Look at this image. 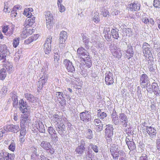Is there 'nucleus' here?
Here are the masks:
<instances>
[{"mask_svg":"<svg viewBox=\"0 0 160 160\" xmlns=\"http://www.w3.org/2000/svg\"><path fill=\"white\" fill-rule=\"evenodd\" d=\"M77 55L78 57L82 59L84 62L86 59L89 60V55L86 50L82 47L79 48L77 51Z\"/></svg>","mask_w":160,"mask_h":160,"instance_id":"obj_1","label":"nucleus"},{"mask_svg":"<svg viewBox=\"0 0 160 160\" xmlns=\"http://www.w3.org/2000/svg\"><path fill=\"white\" fill-rule=\"evenodd\" d=\"M45 18L47 28L50 29L53 24V18L52 13L49 11H46L45 12Z\"/></svg>","mask_w":160,"mask_h":160,"instance_id":"obj_2","label":"nucleus"},{"mask_svg":"<svg viewBox=\"0 0 160 160\" xmlns=\"http://www.w3.org/2000/svg\"><path fill=\"white\" fill-rule=\"evenodd\" d=\"M140 83L142 88H147L150 85L149 78L148 76L145 74L141 76Z\"/></svg>","mask_w":160,"mask_h":160,"instance_id":"obj_3","label":"nucleus"},{"mask_svg":"<svg viewBox=\"0 0 160 160\" xmlns=\"http://www.w3.org/2000/svg\"><path fill=\"white\" fill-rule=\"evenodd\" d=\"M9 53L6 46L5 44H0V60H2V62H4L6 61V58Z\"/></svg>","mask_w":160,"mask_h":160,"instance_id":"obj_4","label":"nucleus"},{"mask_svg":"<svg viewBox=\"0 0 160 160\" xmlns=\"http://www.w3.org/2000/svg\"><path fill=\"white\" fill-rule=\"evenodd\" d=\"M52 37L49 36L48 37L43 45V49L45 54H49L51 50V43Z\"/></svg>","mask_w":160,"mask_h":160,"instance_id":"obj_5","label":"nucleus"},{"mask_svg":"<svg viewBox=\"0 0 160 160\" xmlns=\"http://www.w3.org/2000/svg\"><path fill=\"white\" fill-rule=\"evenodd\" d=\"M105 129L106 138L108 142H110L112 140L111 138L113 135V128L112 125L111 124L106 125Z\"/></svg>","mask_w":160,"mask_h":160,"instance_id":"obj_6","label":"nucleus"},{"mask_svg":"<svg viewBox=\"0 0 160 160\" xmlns=\"http://www.w3.org/2000/svg\"><path fill=\"white\" fill-rule=\"evenodd\" d=\"M14 28L15 26L13 24L8 26L5 25L3 26L2 30L6 35L10 36L13 33Z\"/></svg>","mask_w":160,"mask_h":160,"instance_id":"obj_7","label":"nucleus"},{"mask_svg":"<svg viewBox=\"0 0 160 160\" xmlns=\"http://www.w3.org/2000/svg\"><path fill=\"white\" fill-rule=\"evenodd\" d=\"M19 108L20 110L23 113L29 112L30 107L28 106L26 102L22 100H21L19 102Z\"/></svg>","mask_w":160,"mask_h":160,"instance_id":"obj_8","label":"nucleus"},{"mask_svg":"<svg viewBox=\"0 0 160 160\" xmlns=\"http://www.w3.org/2000/svg\"><path fill=\"white\" fill-rule=\"evenodd\" d=\"M146 130L151 139L152 140L156 138L157 133L156 129L151 126L146 127Z\"/></svg>","mask_w":160,"mask_h":160,"instance_id":"obj_9","label":"nucleus"},{"mask_svg":"<svg viewBox=\"0 0 160 160\" xmlns=\"http://www.w3.org/2000/svg\"><path fill=\"white\" fill-rule=\"evenodd\" d=\"M4 130L6 131H10L13 132H17L19 130L18 125H14L12 124L8 125L3 127Z\"/></svg>","mask_w":160,"mask_h":160,"instance_id":"obj_10","label":"nucleus"},{"mask_svg":"<svg viewBox=\"0 0 160 160\" xmlns=\"http://www.w3.org/2000/svg\"><path fill=\"white\" fill-rule=\"evenodd\" d=\"M119 117L120 124L123 127H126L128 123V119L127 117L124 113H121L119 114Z\"/></svg>","mask_w":160,"mask_h":160,"instance_id":"obj_11","label":"nucleus"},{"mask_svg":"<svg viewBox=\"0 0 160 160\" xmlns=\"http://www.w3.org/2000/svg\"><path fill=\"white\" fill-rule=\"evenodd\" d=\"M105 76L106 84L108 85L112 84L114 82L113 74L110 72H108L105 73Z\"/></svg>","mask_w":160,"mask_h":160,"instance_id":"obj_12","label":"nucleus"},{"mask_svg":"<svg viewBox=\"0 0 160 160\" xmlns=\"http://www.w3.org/2000/svg\"><path fill=\"white\" fill-rule=\"evenodd\" d=\"M56 130L61 136H63L66 131V128L65 125L62 123L58 124L56 126Z\"/></svg>","mask_w":160,"mask_h":160,"instance_id":"obj_13","label":"nucleus"},{"mask_svg":"<svg viewBox=\"0 0 160 160\" xmlns=\"http://www.w3.org/2000/svg\"><path fill=\"white\" fill-rule=\"evenodd\" d=\"M80 119L85 122H88L90 120L91 115L88 112H83L80 114Z\"/></svg>","mask_w":160,"mask_h":160,"instance_id":"obj_14","label":"nucleus"},{"mask_svg":"<svg viewBox=\"0 0 160 160\" xmlns=\"http://www.w3.org/2000/svg\"><path fill=\"white\" fill-rule=\"evenodd\" d=\"M35 18L34 17H28L24 22V28L26 27H30L35 22Z\"/></svg>","mask_w":160,"mask_h":160,"instance_id":"obj_15","label":"nucleus"},{"mask_svg":"<svg viewBox=\"0 0 160 160\" xmlns=\"http://www.w3.org/2000/svg\"><path fill=\"white\" fill-rule=\"evenodd\" d=\"M24 30L22 32L23 37L25 38L30 35L32 34L34 31L32 27H26L24 28Z\"/></svg>","mask_w":160,"mask_h":160,"instance_id":"obj_16","label":"nucleus"},{"mask_svg":"<svg viewBox=\"0 0 160 160\" xmlns=\"http://www.w3.org/2000/svg\"><path fill=\"white\" fill-rule=\"evenodd\" d=\"M119 49L116 47L112 46L111 50L113 56L118 58H120L122 56V53Z\"/></svg>","mask_w":160,"mask_h":160,"instance_id":"obj_17","label":"nucleus"},{"mask_svg":"<svg viewBox=\"0 0 160 160\" xmlns=\"http://www.w3.org/2000/svg\"><path fill=\"white\" fill-rule=\"evenodd\" d=\"M142 52L144 54H148L149 55L151 53L150 50V45L146 42H144L142 47Z\"/></svg>","mask_w":160,"mask_h":160,"instance_id":"obj_18","label":"nucleus"},{"mask_svg":"<svg viewBox=\"0 0 160 160\" xmlns=\"http://www.w3.org/2000/svg\"><path fill=\"white\" fill-rule=\"evenodd\" d=\"M28 112H26L27 113H24L22 115L21 117L20 125L24 126L26 123L28 122Z\"/></svg>","mask_w":160,"mask_h":160,"instance_id":"obj_19","label":"nucleus"},{"mask_svg":"<svg viewBox=\"0 0 160 160\" xmlns=\"http://www.w3.org/2000/svg\"><path fill=\"white\" fill-rule=\"evenodd\" d=\"M67 32L64 31L61 32L60 34V38L59 39V44H63L67 39Z\"/></svg>","mask_w":160,"mask_h":160,"instance_id":"obj_20","label":"nucleus"},{"mask_svg":"<svg viewBox=\"0 0 160 160\" xmlns=\"http://www.w3.org/2000/svg\"><path fill=\"white\" fill-rule=\"evenodd\" d=\"M5 63L3 64L4 67L7 70L9 73H11L14 70V68L13 67L12 63L9 62H4Z\"/></svg>","mask_w":160,"mask_h":160,"instance_id":"obj_21","label":"nucleus"},{"mask_svg":"<svg viewBox=\"0 0 160 160\" xmlns=\"http://www.w3.org/2000/svg\"><path fill=\"white\" fill-rule=\"evenodd\" d=\"M40 146L46 151L49 150L52 148L50 143L46 141H42L40 144Z\"/></svg>","mask_w":160,"mask_h":160,"instance_id":"obj_22","label":"nucleus"},{"mask_svg":"<svg viewBox=\"0 0 160 160\" xmlns=\"http://www.w3.org/2000/svg\"><path fill=\"white\" fill-rule=\"evenodd\" d=\"M36 127L37 129L41 132L45 133V130L44 125L41 122H36Z\"/></svg>","mask_w":160,"mask_h":160,"instance_id":"obj_23","label":"nucleus"},{"mask_svg":"<svg viewBox=\"0 0 160 160\" xmlns=\"http://www.w3.org/2000/svg\"><path fill=\"white\" fill-rule=\"evenodd\" d=\"M140 7L139 3H132L130 5V9L131 11H137L139 9Z\"/></svg>","mask_w":160,"mask_h":160,"instance_id":"obj_24","label":"nucleus"},{"mask_svg":"<svg viewBox=\"0 0 160 160\" xmlns=\"http://www.w3.org/2000/svg\"><path fill=\"white\" fill-rule=\"evenodd\" d=\"M24 95L27 100L29 102H33L36 101V98L33 95L27 93H25Z\"/></svg>","mask_w":160,"mask_h":160,"instance_id":"obj_25","label":"nucleus"},{"mask_svg":"<svg viewBox=\"0 0 160 160\" xmlns=\"http://www.w3.org/2000/svg\"><path fill=\"white\" fill-rule=\"evenodd\" d=\"M33 9L31 8H25L23 14L26 17H33L32 15L31 12H32Z\"/></svg>","mask_w":160,"mask_h":160,"instance_id":"obj_26","label":"nucleus"},{"mask_svg":"<svg viewBox=\"0 0 160 160\" xmlns=\"http://www.w3.org/2000/svg\"><path fill=\"white\" fill-rule=\"evenodd\" d=\"M49 117L51 118L52 121L54 122H58L59 121L60 117L57 114H50Z\"/></svg>","mask_w":160,"mask_h":160,"instance_id":"obj_27","label":"nucleus"},{"mask_svg":"<svg viewBox=\"0 0 160 160\" xmlns=\"http://www.w3.org/2000/svg\"><path fill=\"white\" fill-rule=\"evenodd\" d=\"M12 99L13 101V107L16 108L18 107V100L17 96L16 95L14 94L12 96Z\"/></svg>","mask_w":160,"mask_h":160,"instance_id":"obj_28","label":"nucleus"},{"mask_svg":"<svg viewBox=\"0 0 160 160\" xmlns=\"http://www.w3.org/2000/svg\"><path fill=\"white\" fill-rule=\"evenodd\" d=\"M7 72L5 68L2 69L0 71V79L3 80L6 76Z\"/></svg>","mask_w":160,"mask_h":160,"instance_id":"obj_29","label":"nucleus"},{"mask_svg":"<svg viewBox=\"0 0 160 160\" xmlns=\"http://www.w3.org/2000/svg\"><path fill=\"white\" fill-rule=\"evenodd\" d=\"M111 33L112 37L115 39H117L119 37L118 31L115 29H112Z\"/></svg>","mask_w":160,"mask_h":160,"instance_id":"obj_30","label":"nucleus"},{"mask_svg":"<svg viewBox=\"0 0 160 160\" xmlns=\"http://www.w3.org/2000/svg\"><path fill=\"white\" fill-rule=\"evenodd\" d=\"M85 148L82 145H80L76 149V152L78 154H81L84 150Z\"/></svg>","mask_w":160,"mask_h":160,"instance_id":"obj_31","label":"nucleus"},{"mask_svg":"<svg viewBox=\"0 0 160 160\" xmlns=\"http://www.w3.org/2000/svg\"><path fill=\"white\" fill-rule=\"evenodd\" d=\"M152 88L153 89L154 93H156V95H158L160 92V90L157 84L154 83L152 86Z\"/></svg>","mask_w":160,"mask_h":160,"instance_id":"obj_32","label":"nucleus"},{"mask_svg":"<svg viewBox=\"0 0 160 160\" xmlns=\"http://www.w3.org/2000/svg\"><path fill=\"white\" fill-rule=\"evenodd\" d=\"M59 56L58 54L55 53L54 56V64L55 67H57L59 64Z\"/></svg>","mask_w":160,"mask_h":160,"instance_id":"obj_33","label":"nucleus"},{"mask_svg":"<svg viewBox=\"0 0 160 160\" xmlns=\"http://www.w3.org/2000/svg\"><path fill=\"white\" fill-rule=\"evenodd\" d=\"M127 145L128 146L129 149L130 150L135 149L136 148L135 144L133 142V141H132L129 143H128Z\"/></svg>","mask_w":160,"mask_h":160,"instance_id":"obj_34","label":"nucleus"},{"mask_svg":"<svg viewBox=\"0 0 160 160\" xmlns=\"http://www.w3.org/2000/svg\"><path fill=\"white\" fill-rule=\"evenodd\" d=\"M87 138L91 139L93 137V134L92 131L90 129H88L86 133Z\"/></svg>","mask_w":160,"mask_h":160,"instance_id":"obj_35","label":"nucleus"},{"mask_svg":"<svg viewBox=\"0 0 160 160\" xmlns=\"http://www.w3.org/2000/svg\"><path fill=\"white\" fill-rule=\"evenodd\" d=\"M107 116L106 113L104 112H102V113L99 112L97 114V116L98 118H99L100 119L104 120V119Z\"/></svg>","mask_w":160,"mask_h":160,"instance_id":"obj_36","label":"nucleus"},{"mask_svg":"<svg viewBox=\"0 0 160 160\" xmlns=\"http://www.w3.org/2000/svg\"><path fill=\"white\" fill-rule=\"evenodd\" d=\"M119 148L118 146H112L110 149V152L111 153H113V152H119Z\"/></svg>","mask_w":160,"mask_h":160,"instance_id":"obj_37","label":"nucleus"},{"mask_svg":"<svg viewBox=\"0 0 160 160\" xmlns=\"http://www.w3.org/2000/svg\"><path fill=\"white\" fill-rule=\"evenodd\" d=\"M82 40L83 42L84 43L85 47L86 48H89L88 46V38L87 37L85 36L83 37Z\"/></svg>","mask_w":160,"mask_h":160,"instance_id":"obj_38","label":"nucleus"},{"mask_svg":"<svg viewBox=\"0 0 160 160\" xmlns=\"http://www.w3.org/2000/svg\"><path fill=\"white\" fill-rule=\"evenodd\" d=\"M21 128L20 135L25 136L26 134V129L24 125H21Z\"/></svg>","mask_w":160,"mask_h":160,"instance_id":"obj_39","label":"nucleus"},{"mask_svg":"<svg viewBox=\"0 0 160 160\" xmlns=\"http://www.w3.org/2000/svg\"><path fill=\"white\" fill-rule=\"evenodd\" d=\"M51 135V138L52 141L55 142H57L58 141V137L56 132L54 133H52Z\"/></svg>","mask_w":160,"mask_h":160,"instance_id":"obj_40","label":"nucleus"},{"mask_svg":"<svg viewBox=\"0 0 160 160\" xmlns=\"http://www.w3.org/2000/svg\"><path fill=\"white\" fill-rule=\"evenodd\" d=\"M4 7L3 9L4 11L6 13H9L11 11V9L8 6V2H6L4 3Z\"/></svg>","mask_w":160,"mask_h":160,"instance_id":"obj_41","label":"nucleus"},{"mask_svg":"<svg viewBox=\"0 0 160 160\" xmlns=\"http://www.w3.org/2000/svg\"><path fill=\"white\" fill-rule=\"evenodd\" d=\"M70 61L68 60L65 59L64 61V63L67 68L68 72H69L70 71V66H69Z\"/></svg>","mask_w":160,"mask_h":160,"instance_id":"obj_42","label":"nucleus"},{"mask_svg":"<svg viewBox=\"0 0 160 160\" xmlns=\"http://www.w3.org/2000/svg\"><path fill=\"white\" fill-rule=\"evenodd\" d=\"M19 38H15L13 40L12 45L14 47L16 48L19 44Z\"/></svg>","mask_w":160,"mask_h":160,"instance_id":"obj_43","label":"nucleus"},{"mask_svg":"<svg viewBox=\"0 0 160 160\" xmlns=\"http://www.w3.org/2000/svg\"><path fill=\"white\" fill-rule=\"evenodd\" d=\"M93 123L96 126L103 125L102 122L99 118L95 119L94 120Z\"/></svg>","mask_w":160,"mask_h":160,"instance_id":"obj_44","label":"nucleus"},{"mask_svg":"<svg viewBox=\"0 0 160 160\" xmlns=\"http://www.w3.org/2000/svg\"><path fill=\"white\" fill-rule=\"evenodd\" d=\"M115 117L112 118L113 123L115 125H118L119 124V121L118 120V117Z\"/></svg>","mask_w":160,"mask_h":160,"instance_id":"obj_45","label":"nucleus"},{"mask_svg":"<svg viewBox=\"0 0 160 160\" xmlns=\"http://www.w3.org/2000/svg\"><path fill=\"white\" fill-rule=\"evenodd\" d=\"M16 144L15 142H12L8 147V149L9 150L12 151V152H14L15 149L16 148Z\"/></svg>","mask_w":160,"mask_h":160,"instance_id":"obj_46","label":"nucleus"},{"mask_svg":"<svg viewBox=\"0 0 160 160\" xmlns=\"http://www.w3.org/2000/svg\"><path fill=\"white\" fill-rule=\"evenodd\" d=\"M8 156H7L5 157V159L7 160H13L14 158V155L13 153H9L8 154Z\"/></svg>","mask_w":160,"mask_h":160,"instance_id":"obj_47","label":"nucleus"},{"mask_svg":"<svg viewBox=\"0 0 160 160\" xmlns=\"http://www.w3.org/2000/svg\"><path fill=\"white\" fill-rule=\"evenodd\" d=\"M56 95L58 99H59V100H61L63 99V94L62 92H57L56 93Z\"/></svg>","mask_w":160,"mask_h":160,"instance_id":"obj_48","label":"nucleus"},{"mask_svg":"<svg viewBox=\"0 0 160 160\" xmlns=\"http://www.w3.org/2000/svg\"><path fill=\"white\" fill-rule=\"evenodd\" d=\"M153 6L156 8L160 7V2L159 0H154L153 2Z\"/></svg>","mask_w":160,"mask_h":160,"instance_id":"obj_49","label":"nucleus"},{"mask_svg":"<svg viewBox=\"0 0 160 160\" xmlns=\"http://www.w3.org/2000/svg\"><path fill=\"white\" fill-rule=\"evenodd\" d=\"M34 39L33 38L30 37L28 39L24 41V43L25 44H28L32 42Z\"/></svg>","mask_w":160,"mask_h":160,"instance_id":"obj_50","label":"nucleus"},{"mask_svg":"<svg viewBox=\"0 0 160 160\" xmlns=\"http://www.w3.org/2000/svg\"><path fill=\"white\" fill-rule=\"evenodd\" d=\"M98 15V14L96 13L95 15L92 18V20L95 22L97 23L100 20Z\"/></svg>","mask_w":160,"mask_h":160,"instance_id":"obj_51","label":"nucleus"},{"mask_svg":"<svg viewBox=\"0 0 160 160\" xmlns=\"http://www.w3.org/2000/svg\"><path fill=\"white\" fill-rule=\"evenodd\" d=\"M111 154L112 155L113 158L114 159L117 160L118 159L119 157V153L118 152H114L113 153H111Z\"/></svg>","mask_w":160,"mask_h":160,"instance_id":"obj_52","label":"nucleus"},{"mask_svg":"<svg viewBox=\"0 0 160 160\" xmlns=\"http://www.w3.org/2000/svg\"><path fill=\"white\" fill-rule=\"evenodd\" d=\"M102 10V14L104 17H107V16L109 15V12L106 9L103 8Z\"/></svg>","mask_w":160,"mask_h":160,"instance_id":"obj_53","label":"nucleus"},{"mask_svg":"<svg viewBox=\"0 0 160 160\" xmlns=\"http://www.w3.org/2000/svg\"><path fill=\"white\" fill-rule=\"evenodd\" d=\"M48 131L50 135H51L52 133H54L56 132L53 128L51 127H48Z\"/></svg>","mask_w":160,"mask_h":160,"instance_id":"obj_54","label":"nucleus"},{"mask_svg":"<svg viewBox=\"0 0 160 160\" xmlns=\"http://www.w3.org/2000/svg\"><path fill=\"white\" fill-rule=\"evenodd\" d=\"M86 61L84 62H85V64H84V65L87 66L88 68H90L92 65V63L90 62V59L89 58V60L88 59H86Z\"/></svg>","mask_w":160,"mask_h":160,"instance_id":"obj_55","label":"nucleus"},{"mask_svg":"<svg viewBox=\"0 0 160 160\" xmlns=\"http://www.w3.org/2000/svg\"><path fill=\"white\" fill-rule=\"evenodd\" d=\"M92 149L96 153L98 152V147L96 145H93L92 144L90 145Z\"/></svg>","mask_w":160,"mask_h":160,"instance_id":"obj_56","label":"nucleus"},{"mask_svg":"<svg viewBox=\"0 0 160 160\" xmlns=\"http://www.w3.org/2000/svg\"><path fill=\"white\" fill-rule=\"evenodd\" d=\"M58 6L60 12H62L65 11V8L64 6L62 4L59 5V6Z\"/></svg>","mask_w":160,"mask_h":160,"instance_id":"obj_57","label":"nucleus"},{"mask_svg":"<svg viewBox=\"0 0 160 160\" xmlns=\"http://www.w3.org/2000/svg\"><path fill=\"white\" fill-rule=\"evenodd\" d=\"M132 141L133 139L130 136H128L126 137L125 141L127 144Z\"/></svg>","mask_w":160,"mask_h":160,"instance_id":"obj_58","label":"nucleus"},{"mask_svg":"<svg viewBox=\"0 0 160 160\" xmlns=\"http://www.w3.org/2000/svg\"><path fill=\"white\" fill-rule=\"evenodd\" d=\"M40 78L41 79V80L40 81V82H41L42 85L43 86L45 85L46 82L48 80V78H46V77L45 78V77L44 78Z\"/></svg>","mask_w":160,"mask_h":160,"instance_id":"obj_59","label":"nucleus"},{"mask_svg":"<svg viewBox=\"0 0 160 160\" xmlns=\"http://www.w3.org/2000/svg\"><path fill=\"white\" fill-rule=\"evenodd\" d=\"M18 9V7H14L13 8V10L11 11V15L12 17L13 16V14H15V13H17L16 11Z\"/></svg>","mask_w":160,"mask_h":160,"instance_id":"obj_60","label":"nucleus"},{"mask_svg":"<svg viewBox=\"0 0 160 160\" xmlns=\"http://www.w3.org/2000/svg\"><path fill=\"white\" fill-rule=\"evenodd\" d=\"M31 149L33 153L37 156L38 154L37 148L34 147H31Z\"/></svg>","mask_w":160,"mask_h":160,"instance_id":"obj_61","label":"nucleus"},{"mask_svg":"<svg viewBox=\"0 0 160 160\" xmlns=\"http://www.w3.org/2000/svg\"><path fill=\"white\" fill-rule=\"evenodd\" d=\"M40 158L41 160H49L47 158L46 156L44 154L41 155Z\"/></svg>","mask_w":160,"mask_h":160,"instance_id":"obj_62","label":"nucleus"},{"mask_svg":"<svg viewBox=\"0 0 160 160\" xmlns=\"http://www.w3.org/2000/svg\"><path fill=\"white\" fill-rule=\"evenodd\" d=\"M25 136L19 135L20 141L21 143H23L25 141Z\"/></svg>","mask_w":160,"mask_h":160,"instance_id":"obj_63","label":"nucleus"},{"mask_svg":"<svg viewBox=\"0 0 160 160\" xmlns=\"http://www.w3.org/2000/svg\"><path fill=\"white\" fill-rule=\"evenodd\" d=\"M157 149L160 151V139H158L157 141Z\"/></svg>","mask_w":160,"mask_h":160,"instance_id":"obj_64","label":"nucleus"}]
</instances>
